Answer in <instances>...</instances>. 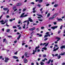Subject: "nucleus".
Listing matches in <instances>:
<instances>
[{
  "instance_id": "f257e3e1",
  "label": "nucleus",
  "mask_w": 65,
  "mask_h": 65,
  "mask_svg": "<svg viewBox=\"0 0 65 65\" xmlns=\"http://www.w3.org/2000/svg\"><path fill=\"white\" fill-rule=\"evenodd\" d=\"M25 14V13H24L22 14L21 16H20V18H23L24 17H27L28 16V15L26 14L25 15H24Z\"/></svg>"
},
{
  "instance_id": "f03ea898",
  "label": "nucleus",
  "mask_w": 65,
  "mask_h": 65,
  "mask_svg": "<svg viewBox=\"0 0 65 65\" xmlns=\"http://www.w3.org/2000/svg\"><path fill=\"white\" fill-rule=\"evenodd\" d=\"M55 47H54V50L53 51V52H55L56 51H58L59 48V47H58L56 48L55 49Z\"/></svg>"
},
{
  "instance_id": "7ed1b4c3",
  "label": "nucleus",
  "mask_w": 65,
  "mask_h": 65,
  "mask_svg": "<svg viewBox=\"0 0 65 65\" xmlns=\"http://www.w3.org/2000/svg\"><path fill=\"white\" fill-rule=\"evenodd\" d=\"M27 22V26H28V25H29V21L28 20L27 21L26 20L23 22V23H26Z\"/></svg>"
},
{
  "instance_id": "20e7f679",
  "label": "nucleus",
  "mask_w": 65,
  "mask_h": 65,
  "mask_svg": "<svg viewBox=\"0 0 65 65\" xmlns=\"http://www.w3.org/2000/svg\"><path fill=\"white\" fill-rule=\"evenodd\" d=\"M58 28V26H55L54 27H52L51 28L53 29V30H55L56 28Z\"/></svg>"
},
{
  "instance_id": "39448f33",
  "label": "nucleus",
  "mask_w": 65,
  "mask_h": 65,
  "mask_svg": "<svg viewBox=\"0 0 65 65\" xmlns=\"http://www.w3.org/2000/svg\"><path fill=\"white\" fill-rule=\"evenodd\" d=\"M55 18V15H54V16L52 17H50L49 18V20H54V18Z\"/></svg>"
},
{
  "instance_id": "423d86ee",
  "label": "nucleus",
  "mask_w": 65,
  "mask_h": 65,
  "mask_svg": "<svg viewBox=\"0 0 65 65\" xmlns=\"http://www.w3.org/2000/svg\"><path fill=\"white\" fill-rule=\"evenodd\" d=\"M22 5V4L21 3H17L16 4V6H21Z\"/></svg>"
},
{
  "instance_id": "0eeeda50",
  "label": "nucleus",
  "mask_w": 65,
  "mask_h": 65,
  "mask_svg": "<svg viewBox=\"0 0 65 65\" xmlns=\"http://www.w3.org/2000/svg\"><path fill=\"white\" fill-rule=\"evenodd\" d=\"M5 62H7L8 60H9V58H5Z\"/></svg>"
},
{
  "instance_id": "6e6552de",
  "label": "nucleus",
  "mask_w": 65,
  "mask_h": 65,
  "mask_svg": "<svg viewBox=\"0 0 65 65\" xmlns=\"http://www.w3.org/2000/svg\"><path fill=\"white\" fill-rule=\"evenodd\" d=\"M35 29V27H34L32 28L29 29V30L30 31H33Z\"/></svg>"
},
{
  "instance_id": "1a4fd4ad",
  "label": "nucleus",
  "mask_w": 65,
  "mask_h": 65,
  "mask_svg": "<svg viewBox=\"0 0 65 65\" xmlns=\"http://www.w3.org/2000/svg\"><path fill=\"white\" fill-rule=\"evenodd\" d=\"M48 36H49V37H50V36H51L50 35L48 34L47 35H46L44 36V38H45L46 37H48Z\"/></svg>"
},
{
  "instance_id": "9d476101",
  "label": "nucleus",
  "mask_w": 65,
  "mask_h": 65,
  "mask_svg": "<svg viewBox=\"0 0 65 65\" xmlns=\"http://www.w3.org/2000/svg\"><path fill=\"white\" fill-rule=\"evenodd\" d=\"M24 62L25 63H27V62H28V60H27V59H24Z\"/></svg>"
},
{
  "instance_id": "9b49d317",
  "label": "nucleus",
  "mask_w": 65,
  "mask_h": 65,
  "mask_svg": "<svg viewBox=\"0 0 65 65\" xmlns=\"http://www.w3.org/2000/svg\"><path fill=\"white\" fill-rule=\"evenodd\" d=\"M60 49H62L63 48H65V45H63L61 47H60Z\"/></svg>"
},
{
  "instance_id": "f8f14e48",
  "label": "nucleus",
  "mask_w": 65,
  "mask_h": 65,
  "mask_svg": "<svg viewBox=\"0 0 65 65\" xmlns=\"http://www.w3.org/2000/svg\"><path fill=\"white\" fill-rule=\"evenodd\" d=\"M28 20L29 21H30V22H33V20H32L31 19V18H29Z\"/></svg>"
},
{
  "instance_id": "ddd939ff",
  "label": "nucleus",
  "mask_w": 65,
  "mask_h": 65,
  "mask_svg": "<svg viewBox=\"0 0 65 65\" xmlns=\"http://www.w3.org/2000/svg\"><path fill=\"white\" fill-rule=\"evenodd\" d=\"M13 57L14 58V59H17L18 58V57L15 56H13Z\"/></svg>"
},
{
  "instance_id": "4468645a",
  "label": "nucleus",
  "mask_w": 65,
  "mask_h": 65,
  "mask_svg": "<svg viewBox=\"0 0 65 65\" xmlns=\"http://www.w3.org/2000/svg\"><path fill=\"white\" fill-rule=\"evenodd\" d=\"M56 39H58L57 40V41H59V40H60V38L59 37H56Z\"/></svg>"
},
{
  "instance_id": "2eb2a0df",
  "label": "nucleus",
  "mask_w": 65,
  "mask_h": 65,
  "mask_svg": "<svg viewBox=\"0 0 65 65\" xmlns=\"http://www.w3.org/2000/svg\"><path fill=\"white\" fill-rule=\"evenodd\" d=\"M56 39H58L57 40V41H59V40H60V38L59 37H56Z\"/></svg>"
},
{
  "instance_id": "dca6fc26",
  "label": "nucleus",
  "mask_w": 65,
  "mask_h": 65,
  "mask_svg": "<svg viewBox=\"0 0 65 65\" xmlns=\"http://www.w3.org/2000/svg\"><path fill=\"white\" fill-rule=\"evenodd\" d=\"M46 44V43H44L42 44V43H41L40 44V45L41 46H42V45H45V44Z\"/></svg>"
},
{
  "instance_id": "f3484780",
  "label": "nucleus",
  "mask_w": 65,
  "mask_h": 65,
  "mask_svg": "<svg viewBox=\"0 0 65 65\" xmlns=\"http://www.w3.org/2000/svg\"><path fill=\"white\" fill-rule=\"evenodd\" d=\"M51 61V59H50L49 61L46 62V63L47 64H50V62Z\"/></svg>"
},
{
  "instance_id": "a211bd4d",
  "label": "nucleus",
  "mask_w": 65,
  "mask_h": 65,
  "mask_svg": "<svg viewBox=\"0 0 65 65\" xmlns=\"http://www.w3.org/2000/svg\"><path fill=\"white\" fill-rule=\"evenodd\" d=\"M40 64H41V65H44V63L43 62H42L41 61L40 63Z\"/></svg>"
},
{
  "instance_id": "6ab92c4d",
  "label": "nucleus",
  "mask_w": 65,
  "mask_h": 65,
  "mask_svg": "<svg viewBox=\"0 0 65 65\" xmlns=\"http://www.w3.org/2000/svg\"><path fill=\"white\" fill-rule=\"evenodd\" d=\"M51 15V14L50 13H48L47 14V18H49L50 17V15Z\"/></svg>"
},
{
  "instance_id": "aec40b11",
  "label": "nucleus",
  "mask_w": 65,
  "mask_h": 65,
  "mask_svg": "<svg viewBox=\"0 0 65 65\" xmlns=\"http://www.w3.org/2000/svg\"><path fill=\"white\" fill-rule=\"evenodd\" d=\"M65 52H63V53H61V54H60V55H61V56H63V55H65Z\"/></svg>"
},
{
  "instance_id": "412c9836",
  "label": "nucleus",
  "mask_w": 65,
  "mask_h": 65,
  "mask_svg": "<svg viewBox=\"0 0 65 65\" xmlns=\"http://www.w3.org/2000/svg\"><path fill=\"white\" fill-rule=\"evenodd\" d=\"M3 9L5 10V11H6V10H8V8H4Z\"/></svg>"
},
{
  "instance_id": "4be33fe9",
  "label": "nucleus",
  "mask_w": 65,
  "mask_h": 65,
  "mask_svg": "<svg viewBox=\"0 0 65 65\" xmlns=\"http://www.w3.org/2000/svg\"><path fill=\"white\" fill-rule=\"evenodd\" d=\"M21 34H20L19 36H18V37L17 38L19 40L20 38V37H21Z\"/></svg>"
},
{
  "instance_id": "5701e85b",
  "label": "nucleus",
  "mask_w": 65,
  "mask_h": 65,
  "mask_svg": "<svg viewBox=\"0 0 65 65\" xmlns=\"http://www.w3.org/2000/svg\"><path fill=\"white\" fill-rule=\"evenodd\" d=\"M58 21H62V19L61 18H60L57 19Z\"/></svg>"
},
{
  "instance_id": "b1692460",
  "label": "nucleus",
  "mask_w": 65,
  "mask_h": 65,
  "mask_svg": "<svg viewBox=\"0 0 65 65\" xmlns=\"http://www.w3.org/2000/svg\"><path fill=\"white\" fill-rule=\"evenodd\" d=\"M35 51H34V50H33V52L32 53V55H35Z\"/></svg>"
},
{
  "instance_id": "393cba45",
  "label": "nucleus",
  "mask_w": 65,
  "mask_h": 65,
  "mask_svg": "<svg viewBox=\"0 0 65 65\" xmlns=\"http://www.w3.org/2000/svg\"><path fill=\"white\" fill-rule=\"evenodd\" d=\"M16 9V7H15V6H14L13 8V10H14V9Z\"/></svg>"
},
{
  "instance_id": "a878e982",
  "label": "nucleus",
  "mask_w": 65,
  "mask_h": 65,
  "mask_svg": "<svg viewBox=\"0 0 65 65\" xmlns=\"http://www.w3.org/2000/svg\"><path fill=\"white\" fill-rule=\"evenodd\" d=\"M42 49H43V50H46L47 49L46 48V47H44L42 48Z\"/></svg>"
},
{
  "instance_id": "bb28decb",
  "label": "nucleus",
  "mask_w": 65,
  "mask_h": 65,
  "mask_svg": "<svg viewBox=\"0 0 65 65\" xmlns=\"http://www.w3.org/2000/svg\"><path fill=\"white\" fill-rule=\"evenodd\" d=\"M58 6V5L57 4H55L54 5V6L55 7H57Z\"/></svg>"
},
{
  "instance_id": "cd10ccee",
  "label": "nucleus",
  "mask_w": 65,
  "mask_h": 65,
  "mask_svg": "<svg viewBox=\"0 0 65 65\" xmlns=\"http://www.w3.org/2000/svg\"><path fill=\"white\" fill-rule=\"evenodd\" d=\"M48 42L47 44H46L45 46V47H46L48 44Z\"/></svg>"
},
{
  "instance_id": "c85d7f7f",
  "label": "nucleus",
  "mask_w": 65,
  "mask_h": 65,
  "mask_svg": "<svg viewBox=\"0 0 65 65\" xmlns=\"http://www.w3.org/2000/svg\"><path fill=\"white\" fill-rule=\"evenodd\" d=\"M21 20H19L18 21V24H20L21 23Z\"/></svg>"
},
{
  "instance_id": "c756f323",
  "label": "nucleus",
  "mask_w": 65,
  "mask_h": 65,
  "mask_svg": "<svg viewBox=\"0 0 65 65\" xmlns=\"http://www.w3.org/2000/svg\"><path fill=\"white\" fill-rule=\"evenodd\" d=\"M39 2H42V0H38Z\"/></svg>"
},
{
  "instance_id": "7c9ffc66",
  "label": "nucleus",
  "mask_w": 65,
  "mask_h": 65,
  "mask_svg": "<svg viewBox=\"0 0 65 65\" xmlns=\"http://www.w3.org/2000/svg\"><path fill=\"white\" fill-rule=\"evenodd\" d=\"M37 6H38V7H40V6H41V5L39 4H38L37 5Z\"/></svg>"
},
{
  "instance_id": "2f4dec72",
  "label": "nucleus",
  "mask_w": 65,
  "mask_h": 65,
  "mask_svg": "<svg viewBox=\"0 0 65 65\" xmlns=\"http://www.w3.org/2000/svg\"><path fill=\"white\" fill-rule=\"evenodd\" d=\"M58 59H60V58H61V56H60V55H59L58 56Z\"/></svg>"
},
{
  "instance_id": "473e14b6",
  "label": "nucleus",
  "mask_w": 65,
  "mask_h": 65,
  "mask_svg": "<svg viewBox=\"0 0 65 65\" xmlns=\"http://www.w3.org/2000/svg\"><path fill=\"white\" fill-rule=\"evenodd\" d=\"M5 23H6V22H5L4 23H1V24H2V25H4V24H5Z\"/></svg>"
},
{
  "instance_id": "72a5a7b5",
  "label": "nucleus",
  "mask_w": 65,
  "mask_h": 65,
  "mask_svg": "<svg viewBox=\"0 0 65 65\" xmlns=\"http://www.w3.org/2000/svg\"><path fill=\"white\" fill-rule=\"evenodd\" d=\"M24 55H25V57H27V53H25V54H24Z\"/></svg>"
},
{
  "instance_id": "f704fd0d",
  "label": "nucleus",
  "mask_w": 65,
  "mask_h": 65,
  "mask_svg": "<svg viewBox=\"0 0 65 65\" xmlns=\"http://www.w3.org/2000/svg\"><path fill=\"white\" fill-rule=\"evenodd\" d=\"M3 42H5V41H6V39H3Z\"/></svg>"
},
{
  "instance_id": "c9c22d12",
  "label": "nucleus",
  "mask_w": 65,
  "mask_h": 65,
  "mask_svg": "<svg viewBox=\"0 0 65 65\" xmlns=\"http://www.w3.org/2000/svg\"><path fill=\"white\" fill-rule=\"evenodd\" d=\"M39 47H36L35 49V50H37V49H38V48Z\"/></svg>"
},
{
  "instance_id": "e433bc0d",
  "label": "nucleus",
  "mask_w": 65,
  "mask_h": 65,
  "mask_svg": "<svg viewBox=\"0 0 65 65\" xmlns=\"http://www.w3.org/2000/svg\"><path fill=\"white\" fill-rule=\"evenodd\" d=\"M7 37H8L11 38L12 37V36H7Z\"/></svg>"
},
{
  "instance_id": "4c0bfd02",
  "label": "nucleus",
  "mask_w": 65,
  "mask_h": 65,
  "mask_svg": "<svg viewBox=\"0 0 65 65\" xmlns=\"http://www.w3.org/2000/svg\"><path fill=\"white\" fill-rule=\"evenodd\" d=\"M48 39V38H45L44 39V41H46V40H47V39Z\"/></svg>"
},
{
  "instance_id": "58836bf2",
  "label": "nucleus",
  "mask_w": 65,
  "mask_h": 65,
  "mask_svg": "<svg viewBox=\"0 0 65 65\" xmlns=\"http://www.w3.org/2000/svg\"><path fill=\"white\" fill-rule=\"evenodd\" d=\"M10 30L9 29H8V30H7V32H9L10 31Z\"/></svg>"
},
{
  "instance_id": "ea45409f",
  "label": "nucleus",
  "mask_w": 65,
  "mask_h": 65,
  "mask_svg": "<svg viewBox=\"0 0 65 65\" xmlns=\"http://www.w3.org/2000/svg\"><path fill=\"white\" fill-rule=\"evenodd\" d=\"M0 23H3V22H4V21L2 20V21H0Z\"/></svg>"
},
{
  "instance_id": "a19ab883",
  "label": "nucleus",
  "mask_w": 65,
  "mask_h": 65,
  "mask_svg": "<svg viewBox=\"0 0 65 65\" xmlns=\"http://www.w3.org/2000/svg\"><path fill=\"white\" fill-rule=\"evenodd\" d=\"M26 25V24H25L23 27V29H25V26Z\"/></svg>"
},
{
  "instance_id": "79ce46f5",
  "label": "nucleus",
  "mask_w": 65,
  "mask_h": 65,
  "mask_svg": "<svg viewBox=\"0 0 65 65\" xmlns=\"http://www.w3.org/2000/svg\"><path fill=\"white\" fill-rule=\"evenodd\" d=\"M13 21V19H11L9 20V21H11V22H12Z\"/></svg>"
},
{
  "instance_id": "37998d69",
  "label": "nucleus",
  "mask_w": 65,
  "mask_h": 65,
  "mask_svg": "<svg viewBox=\"0 0 65 65\" xmlns=\"http://www.w3.org/2000/svg\"><path fill=\"white\" fill-rule=\"evenodd\" d=\"M41 29H43L44 28V27L43 26L41 27Z\"/></svg>"
},
{
  "instance_id": "c03bdc74",
  "label": "nucleus",
  "mask_w": 65,
  "mask_h": 65,
  "mask_svg": "<svg viewBox=\"0 0 65 65\" xmlns=\"http://www.w3.org/2000/svg\"><path fill=\"white\" fill-rule=\"evenodd\" d=\"M13 28H16L17 27L15 26H13Z\"/></svg>"
},
{
  "instance_id": "a18cd8bd",
  "label": "nucleus",
  "mask_w": 65,
  "mask_h": 65,
  "mask_svg": "<svg viewBox=\"0 0 65 65\" xmlns=\"http://www.w3.org/2000/svg\"><path fill=\"white\" fill-rule=\"evenodd\" d=\"M58 56V54H56L55 55V56H56V57H57Z\"/></svg>"
},
{
  "instance_id": "49530a36",
  "label": "nucleus",
  "mask_w": 65,
  "mask_h": 65,
  "mask_svg": "<svg viewBox=\"0 0 65 65\" xmlns=\"http://www.w3.org/2000/svg\"><path fill=\"white\" fill-rule=\"evenodd\" d=\"M43 57H46V55H43Z\"/></svg>"
},
{
  "instance_id": "de8ad7c7",
  "label": "nucleus",
  "mask_w": 65,
  "mask_h": 65,
  "mask_svg": "<svg viewBox=\"0 0 65 65\" xmlns=\"http://www.w3.org/2000/svg\"><path fill=\"white\" fill-rule=\"evenodd\" d=\"M7 18H9V15H7L6 16Z\"/></svg>"
},
{
  "instance_id": "09e8293b",
  "label": "nucleus",
  "mask_w": 65,
  "mask_h": 65,
  "mask_svg": "<svg viewBox=\"0 0 65 65\" xmlns=\"http://www.w3.org/2000/svg\"><path fill=\"white\" fill-rule=\"evenodd\" d=\"M49 5H50V4H46V6H49Z\"/></svg>"
},
{
  "instance_id": "8fccbe9b",
  "label": "nucleus",
  "mask_w": 65,
  "mask_h": 65,
  "mask_svg": "<svg viewBox=\"0 0 65 65\" xmlns=\"http://www.w3.org/2000/svg\"><path fill=\"white\" fill-rule=\"evenodd\" d=\"M63 27V26H62V25H61V27L60 28V29H62V28Z\"/></svg>"
},
{
  "instance_id": "3c124183",
  "label": "nucleus",
  "mask_w": 65,
  "mask_h": 65,
  "mask_svg": "<svg viewBox=\"0 0 65 65\" xmlns=\"http://www.w3.org/2000/svg\"><path fill=\"white\" fill-rule=\"evenodd\" d=\"M39 17H41L42 18V17H43L42 16V15H41L40 14L39 15Z\"/></svg>"
},
{
  "instance_id": "603ef678",
  "label": "nucleus",
  "mask_w": 65,
  "mask_h": 65,
  "mask_svg": "<svg viewBox=\"0 0 65 65\" xmlns=\"http://www.w3.org/2000/svg\"><path fill=\"white\" fill-rule=\"evenodd\" d=\"M49 34V32H47L45 34Z\"/></svg>"
},
{
  "instance_id": "864d4df0",
  "label": "nucleus",
  "mask_w": 65,
  "mask_h": 65,
  "mask_svg": "<svg viewBox=\"0 0 65 65\" xmlns=\"http://www.w3.org/2000/svg\"><path fill=\"white\" fill-rule=\"evenodd\" d=\"M24 56H25V55H24L22 57V59H24Z\"/></svg>"
},
{
  "instance_id": "5fc2aeb1",
  "label": "nucleus",
  "mask_w": 65,
  "mask_h": 65,
  "mask_svg": "<svg viewBox=\"0 0 65 65\" xmlns=\"http://www.w3.org/2000/svg\"><path fill=\"white\" fill-rule=\"evenodd\" d=\"M8 23H6V25L7 26V27H9V25H8Z\"/></svg>"
},
{
  "instance_id": "6e6d98bb",
  "label": "nucleus",
  "mask_w": 65,
  "mask_h": 65,
  "mask_svg": "<svg viewBox=\"0 0 65 65\" xmlns=\"http://www.w3.org/2000/svg\"><path fill=\"white\" fill-rule=\"evenodd\" d=\"M3 16V15H2L1 17H0V20H1V18L2 17V16Z\"/></svg>"
},
{
  "instance_id": "4d7b16f0",
  "label": "nucleus",
  "mask_w": 65,
  "mask_h": 65,
  "mask_svg": "<svg viewBox=\"0 0 65 65\" xmlns=\"http://www.w3.org/2000/svg\"><path fill=\"white\" fill-rule=\"evenodd\" d=\"M17 53H18V52H15L14 53V54L15 55H17Z\"/></svg>"
},
{
  "instance_id": "13d9d810",
  "label": "nucleus",
  "mask_w": 65,
  "mask_h": 65,
  "mask_svg": "<svg viewBox=\"0 0 65 65\" xmlns=\"http://www.w3.org/2000/svg\"><path fill=\"white\" fill-rule=\"evenodd\" d=\"M54 25H56V24H57V22H54Z\"/></svg>"
},
{
  "instance_id": "bf43d9fd",
  "label": "nucleus",
  "mask_w": 65,
  "mask_h": 65,
  "mask_svg": "<svg viewBox=\"0 0 65 65\" xmlns=\"http://www.w3.org/2000/svg\"><path fill=\"white\" fill-rule=\"evenodd\" d=\"M18 29L19 30H21V27H19Z\"/></svg>"
},
{
  "instance_id": "052dcab7",
  "label": "nucleus",
  "mask_w": 65,
  "mask_h": 65,
  "mask_svg": "<svg viewBox=\"0 0 65 65\" xmlns=\"http://www.w3.org/2000/svg\"><path fill=\"white\" fill-rule=\"evenodd\" d=\"M42 36V35H39V37H41V36Z\"/></svg>"
},
{
  "instance_id": "680f3d73",
  "label": "nucleus",
  "mask_w": 65,
  "mask_h": 65,
  "mask_svg": "<svg viewBox=\"0 0 65 65\" xmlns=\"http://www.w3.org/2000/svg\"><path fill=\"white\" fill-rule=\"evenodd\" d=\"M37 31H39V28H37Z\"/></svg>"
},
{
  "instance_id": "e2e57ef3",
  "label": "nucleus",
  "mask_w": 65,
  "mask_h": 65,
  "mask_svg": "<svg viewBox=\"0 0 65 65\" xmlns=\"http://www.w3.org/2000/svg\"><path fill=\"white\" fill-rule=\"evenodd\" d=\"M26 10V9H23V11H25V10Z\"/></svg>"
},
{
  "instance_id": "0e129e2a",
  "label": "nucleus",
  "mask_w": 65,
  "mask_h": 65,
  "mask_svg": "<svg viewBox=\"0 0 65 65\" xmlns=\"http://www.w3.org/2000/svg\"><path fill=\"white\" fill-rule=\"evenodd\" d=\"M31 4H32L34 5V2H31Z\"/></svg>"
},
{
  "instance_id": "69168bd1",
  "label": "nucleus",
  "mask_w": 65,
  "mask_h": 65,
  "mask_svg": "<svg viewBox=\"0 0 65 65\" xmlns=\"http://www.w3.org/2000/svg\"><path fill=\"white\" fill-rule=\"evenodd\" d=\"M60 32H61V31L60 30H59V31H58V33L59 34V33H60Z\"/></svg>"
},
{
  "instance_id": "338daca9",
  "label": "nucleus",
  "mask_w": 65,
  "mask_h": 65,
  "mask_svg": "<svg viewBox=\"0 0 65 65\" xmlns=\"http://www.w3.org/2000/svg\"><path fill=\"white\" fill-rule=\"evenodd\" d=\"M18 10V9H15L14 10V11H16V10Z\"/></svg>"
},
{
  "instance_id": "774afa93",
  "label": "nucleus",
  "mask_w": 65,
  "mask_h": 65,
  "mask_svg": "<svg viewBox=\"0 0 65 65\" xmlns=\"http://www.w3.org/2000/svg\"><path fill=\"white\" fill-rule=\"evenodd\" d=\"M34 63H31V65H34Z\"/></svg>"
}]
</instances>
